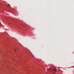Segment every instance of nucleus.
Returning a JSON list of instances; mask_svg holds the SVG:
<instances>
[{
	"label": "nucleus",
	"instance_id": "obj_2",
	"mask_svg": "<svg viewBox=\"0 0 74 74\" xmlns=\"http://www.w3.org/2000/svg\"><path fill=\"white\" fill-rule=\"evenodd\" d=\"M8 6H9V5H10V4H8Z\"/></svg>",
	"mask_w": 74,
	"mask_h": 74
},
{
	"label": "nucleus",
	"instance_id": "obj_3",
	"mask_svg": "<svg viewBox=\"0 0 74 74\" xmlns=\"http://www.w3.org/2000/svg\"><path fill=\"white\" fill-rule=\"evenodd\" d=\"M50 69H51V68H49V69H48V70H50Z\"/></svg>",
	"mask_w": 74,
	"mask_h": 74
},
{
	"label": "nucleus",
	"instance_id": "obj_4",
	"mask_svg": "<svg viewBox=\"0 0 74 74\" xmlns=\"http://www.w3.org/2000/svg\"><path fill=\"white\" fill-rule=\"evenodd\" d=\"M54 70L56 72V70L55 69H54Z\"/></svg>",
	"mask_w": 74,
	"mask_h": 74
},
{
	"label": "nucleus",
	"instance_id": "obj_7",
	"mask_svg": "<svg viewBox=\"0 0 74 74\" xmlns=\"http://www.w3.org/2000/svg\"><path fill=\"white\" fill-rule=\"evenodd\" d=\"M46 71H47V70H46Z\"/></svg>",
	"mask_w": 74,
	"mask_h": 74
},
{
	"label": "nucleus",
	"instance_id": "obj_6",
	"mask_svg": "<svg viewBox=\"0 0 74 74\" xmlns=\"http://www.w3.org/2000/svg\"><path fill=\"white\" fill-rule=\"evenodd\" d=\"M15 51H16V50H15Z\"/></svg>",
	"mask_w": 74,
	"mask_h": 74
},
{
	"label": "nucleus",
	"instance_id": "obj_5",
	"mask_svg": "<svg viewBox=\"0 0 74 74\" xmlns=\"http://www.w3.org/2000/svg\"><path fill=\"white\" fill-rule=\"evenodd\" d=\"M9 6H10H10H10V5H9Z\"/></svg>",
	"mask_w": 74,
	"mask_h": 74
},
{
	"label": "nucleus",
	"instance_id": "obj_1",
	"mask_svg": "<svg viewBox=\"0 0 74 74\" xmlns=\"http://www.w3.org/2000/svg\"><path fill=\"white\" fill-rule=\"evenodd\" d=\"M1 23L0 21V23L1 24V25H3V24H4V23L3 22H1Z\"/></svg>",
	"mask_w": 74,
	"mask_h": 74
}]
</instances>
